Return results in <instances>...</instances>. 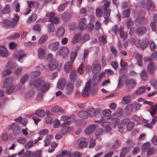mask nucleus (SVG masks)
Returning <instances> with one entry per match:
<instances>
[{"label":"nucleus","mask_w":157,"mask_h":157,"mask_svg":"<svg viewBox=\"0 0 157 157\" xmlns=\"http://www.w3.org/2000/svg\"><path fill=\"white\" fill-rule=\"evenodd\" d=\"M19 18V16L15 14L11 21L8 19L4 20L3 21V24L9 27L14 28L16 26Z\"/></svg>","instance_id":"f257e3e1"},{"label":"nucleus","mask_w":157,"mask_h":157,"mask_svg":"<svg viewBox=\"0 0 157 157\" xmlns=\"http://www.w3.org/2000/svg\"><path fill=\"white\" fill-rule=\"evenodd\" d=\"M54 13L48 12L46 14V16L49 17V21L55 24H57L59 22V19L57 17L55 16Z\"/></svg>","instance_id":"f03ea898"},{"label":"nucleus","mask_w":157,"mask_h":157,"mask_svg":"<svg viewBox=\"0 0 157 157\" xmlns=\"http://www.w3.org/2000/svg\"><path fill=\"white\" fill-rule=\"evenodd\" d=\"M109 5V2H106L104 5V10L105 12L104 14V17L105 19V20L108 22L110 19L108 17L109 16L111 10L110 9H108Z\"/></svg>","instance_id":"7ed1b4c3"},{"label":"nucleus","mask_w":157,"mask_h":157,"mask_svg":"<svg viewBox=\"0 0 157 157\" xmlns=\"http://www.w3.org/2000/svg\"><path fill=\"white\" fill-rule=\"evenodd\" d=\"M69 49L67 47H64L61 48L57 51V54L63 58L67 56L69 53Z\"/></svg>","instance_id":"20e7f679"},{"label":"nucleus","mask_w":157,"mask_h":157,"mask_svg":"<svg viewBox=\"0 0 157 157\" xmlns=\"http://www.w3.org/2000/svg\"><path fill=\"white\" fill-rule=\"evenodd\" d=\"M43 81L41 78H37L34 81L31 80L30 82V85L31 86L33 85L38 89L40 86L43 84Z\"/></svg>","instance_id":"39448f33"},{"label":"nucleus","mask_w":157,"mask_h":157,"mask_svg":"<svg viewBox=\"0 0 157 157\" xmlns=\"http://www.w3.org/2000/svg\"><path fill=\"white\" fill-rule=\"evenodd\" d=\"M91 82L88 81L86 83L85 86L82 92V95L84 97L88 96L90 93V87Z\"/></svg>","instance_id":"423d86ee"},{"label":"nucleus","mask_w":157,"mask_h":157,"mask_svg":"<svg viewBox=\"0 0 157 157\" xmlns=\"http://www.w3.org/2000/svg\"><path fill=\"white\" fill-rule=\"evenodd\" d=\"M9 55L8 49L3 46H0V56L2 57H7Z\"/></svg>","instance_id":"0eeeda50"},{"label":"nucleus","mask_w":157,"mask_h":157,"mask_svg":"<svg viewBox=\"0 0 157 157\" xmlns=\"http://www.w3.org/2000/svg\"><path fill=\"white\" fill-rule=\"evenodd\" d=\"M13 128V133L14 135H17L19 134L20 132V127L16 123L12 124L10 126V128Z\"/></svg>","instance_id":"6e6552de"},{"label":"nucleus","mask_w":157,"mask_h":157,"mask_svg":"<svg viewBox=\"0 0 157 157\" xmlns=\"http://www.w3.org/2000/svg\"><path fill=\"white\" fill-rule=\"evenodd\" d=\"M59 43L58 41H55L49 44L48 45V48L52 51H55L59 48Z\"/></svg>","instance_id":"1a4fd4ad"},{"label":"nucleus","mask_w":157,"mask_h":157,"mask_svg":"<svg viewBox=\"0 0 157 157\" xmlns=\"http://www.w3.org/2000/svg\"><path fill=\"white\" fill-rule=\"evenodd\" d=\"M74 86L73 83L71 82L68 83L65 87L66 94H71L73 92Z\"/></svg>","instance_id":"9d476101"},{"label":"nucleus","mask_w":157,"mask_h":157,"mask_svg":"<svg viewBox=\"0 0 157 157\" xmlns=\"http://www.w3.org/2000/svg\"><path fill=\"white\" fill-rule=\"evenodd\" d=\"M101 67L98 60H95L93 63L91 67V69L94 72L99 71L101 69Z\"/></svg>","instance_id":"9b49d317"},{"label":"nucleus","mask_w":157,"mask_h":157,"mask_svg":"<svg viewBox=\"0 0 157 157\" xmlns=\"http://www.w3.org/2000/svg\"><path fill=\"white\" fill-rule=\"evenodd\" d=\"M13 78L10 77L7 78L5 79L3 82L4 86L5 88L9 87L13 84Z\"/></svg>","instance_id":"f8f14e48"},{"label":"nucleus","mask_w":157,"mask_h":157,"mask_svg":"<svg viewBox=\"0 0 157 157\" xmlns=\"http://www.w3.org/2000/svg\"><path fill=\"white\" fill-rule=\"evenodd\" d=\"M151 115L153 118L151 121V123H148L145 124L144 125L145 127L150 129L152 128V125L155 124L157 120V116L154 115Z\"/></svg>","instance_id":"ddd939ff"},{"label":"nucleus","mask_w":157,"mask_h":157,"mask_svg":"<svg viewBox=\"0 0 157 157\" xmlns=\"http://www.w3.org/2000/svg\"><path fill=\"white\" fill-rule=\"evenodd\" d=\"M66 80L64 78H60L57 84V88L60 90H62L66 84Z\"/></svg>","instance_id":"4468645a"},{"label":"nucleus","mask_w":157,"mask_h":157,"mask_svg":"<svg viewBox=\"0 0 157 157\" xmlns=\"http://www.w3.org/2000/svg\"><path fill=\"white\" fill-rule=\"evenodd\" d=\"M147 9L151 11H153L155 9V6L153 2L151 0L147 1L146 3Z\"/></svg>","instance_id":"2eb2a0df"},{"label":"nucleus","mask_w":157,"mask_h":157,"mask_svg":"<svg viewBox=\"0 0 157 157\" xmlns=\"http://www.w3.org/2000/svg\"><path fill=\"white\" fill-rule=\"evenodd\" d=\"M147 69L150 74H153L155 70V66L152 62H151L148 64Z\"/></svg>","instance_id":"dca6fc26"},{"label":"nucleus","mask_w":157,"mask_h":157,"mask_svg":"<svg viewBox=\"0 0 157 157\" xmlns=\"http://www.w3.org/2000/svg\"><path fill=\"white\" fill-rule=\"evenodd\" d=\"M58 62L56 59H53L49 63L48 67L51 70L56 69L58 65Z\"/></svg>","instance_id":"f3484780"},{"label":"nucleus","mask_w":157,"mask_h":157,"mask_svg":"<svg viewBox=\"0 0 157 157\" xmlns=\"http://www.w3.org/2000/svg\"><path fill=\"white\" fill-rule=\"evenodd\" d=\"M49 87L50 85L48 83H45L44 81H43V84L40 86L38 90L43 92L48 90Z\"/></svg>","instance_id":"a211bd4d"},{"label":"nucleus","mask_w":157,"mask_h":157,"mask_svg":"<svg viewBox=\"0 0 157 157\" xmlns=\"http://www.w3.org/2000/svg\"><path fill=\"white\" fill-rule=\"evenodd\" d=\"M38 56L41 59L44 58L46 56L45 51L42 48H39L38 50Z\"/></svg>","instance_id":"6ab92c4d"},{"label":"nucleus","mask_w":157,"mask_h":157,"mask_svg":"<svg viewBox=\"0 0 157 157\" xmlns=\"http://www.w3.org/2000/svg\"><path fill=\"white\" fill-rule=\"evenodd\" d=\"M79 146L81 148H83L86 147L88 143L86 141L85 138L80 139L77 141Z\"/></svg>","instance_id":"aec40b11"},{"label":"nucleus","mask_w":157,"mask_h":157,"mask_svg":"<svg viewBox=\"0 0 157 157\" xmlns=\"http://www.w3.org/2000/svg\"><path fill=\"white\" fill-rule=\"evenodd\" d=\"M65 33V29L63 27H60L56 31V35L58 37H62Z\"/></svg>","instance_id":"412c9836"},{"label":"nucleus","mask_w":157,"mask_h":157,"mask_svg":"<svg viewBox=\"0 0 157 157\" xmlns=\"http://www.w3.org/2000/svg\"><path fill=\"white\" fill-rule=\"evenodd\" d=\"M17 66V65L16 63L13 61H10L7 63L6 67L8 69H14Z\"/></svg>","instance_id":"4be33fe9"},{"label":"nucleus","mask_w":157,"mask_h":157,"mask_svg":"<svg viewBox=\"0 0 157 157\" xmlns=\"http://www.w3.org/2000/svg\"><path fill=\"white\" fill-rule=\"evenodd\" d=\"M131 100V95H127L124 96L123 97L121 102L123 105H125L130 103Z\"/></svg>","instance_id":"5701e85b"},{"label":"nucleus","mask_w":157,"mask_h":157,"mask_svg":"<svg viewBox=\"0 0 157 157\" xmlns=\"http://www.w3.org/2000/svg\"><path fill=\"white\" fill-rule=\"evenodd\" d=\"M87 113L88 117H92L95 114V110L93 107L90 106L88 108Z\"/></svg>","instance_id":"b1692460"},{"label":"nucleus","mask_w":157,"mask_h":157,"mask_svg":"<svg viewBox=\"0 0 157 157\" xmlns=\"http://www.w3.org/2000/svg\"><path fill=\"white\" fill-rule=\"evenodd\" d=\"M105 75V73L104 72L101 73L98 76L97 73H95L93 76V79L94 80H96L98 82V81L101 79Z\"/></svg>","instance_id":"393cba45"},{"label":"nucleus","mask_w":157,"mask_h":157,"mask_svg":"<svg viewBox=\"0 0 157 157\" xmlns=\"http://www.w3.org/2000/svg\"><path fill=\"white\" fill-rule=\"evenodd\" d=\"M71 18V15L70 14L67 12L63 13L62 17V20L64 21H68Z\"/></svg>","instance_id":"a878e982"},{"label":"nucleus","mask_w":157,"mask_h":157,"mask_svg":"<svg viewBox=\"0 0 157 157\" xmlns=\"http://www.w3.org/2000/svg\"><path fill=\"white\" fill-rule=\"evenodd\" d=\"M69 77L71 80L72 82L75 81L78 78L75 72L74 71H72L70 73L69 75Z\"/></svg>","instance_id":"bb28decb"},{"label":"nucleus","mask_w":157,"mask_h":157,"mask_svg":"<svg viewBox=\"0 0 157 157\" xmlns=\"http://www.w3.org/2000/svg\"><path fill=\"white\" fill-rule=\"evenodd\" d=\"M148 40L147 38H144L141 40V48L144 49L148 45Z\"/></svg>","instance_id":"cd10ccee"},{"label":"nucleus","mask_w":157,"mask_h":157,"mask_svg":"<svg viewBox=\"0 0 157 157\" xmlns=\"http://www.w3.org/2000/svg\"><path fill=\"white\" fill-rule=\"evenodd\" d=\"M146 32V28L144 27H141L137 29L136 33L139 35H142L145 34Z\"/></svg>","instance_id":"c85d7f7f"},{"label":"nucleus","mask_w":157,"mask_h":157,"mask_svg":"<svg viewBox=\"0 0 157 157\" xmlns=\"http://www.w3.org/2000/svg\"><path fill=\"white\" fill-rule=\"evenodd\" d=\"M85 20L83 19L82 21H80L78 25V28L79 29L83 30L85 29L87 27V25L85 23Z\"/></svg>","instance_id":"c756f323"},{"label":"nucleus","mask_w":157,"mask_h":157,"mask_svg":"<svg viewBox=\"0 0 157 157\" xmlns=\"http://www.w3.org/2000/svg\"><path fill=\"white\" fill-rule=\"evenodd\" d=\"M95 128L96 127L94 125H91L86 129L85 130V133L87 134H91L94 132Z\"/></svg>","instance_id":"7c9ffc66"},{"label":"nucleus","mask_w":157,"mask_h":157,"mask_svg":"<svg viewBox=\"0 0 157 157\" xmlns=\"http://www.w3.org/2000/svg\"><path fill=\"white\" fill-rule=\"evenodd\" d=\"M72 63L71 62H67L64 65V68L67 73H69L71 68Z\"/></svg>","instance_id":"2f4dec72"},{"label":"nucleus","mask_w":157,"mask_h":157,"mask_svg":"<svg viewBox=\"0 0 157 157\" xmlns=\"http://www.w3.org/2000/svg\"><path fill=\"white\" fill-rule=\"evenodd\" d=\"M103 127L105 128V130L107 132H109L111 130V128L109 126L110 123L109 121H105L102 124Z\"/></svg>","instance_id":"473e14b6"},{"label":"nucleus","mask_w":157,"mask_h":157,"mask_svg":"<svg viewBox=\"0 0 157 157\" xmlns=\"http://www.w3.org/2000/svg\"><path fill=\"white\" fill-rule=\"evenodd\" d=\"M48 36L47 35L44 34L41 36L39 39L38 43L39 44H41L44 43L48 39Z\"/></svg>","instance_id":"72a5a7b5"},{"label":"nucleus","mask_w":157,"mask_h":157,"mask_svg":"<svg viewBox=\"0 0 157 157\" xmlns=\"http://www.w3.org/2000/svg\"><path fill=\"white\" fill-rule=\"evenodd\" d=\"M146 87L144 86H142L139 87L135 92V93L137 95H140L144 93L145 91Z\"/></svg>","instance_id":"f704fd0d"},{"label":"nucleus","mask_w":157,"mask_h":157,"mask_svg":"<svg viewBox=\"0 0 157 157\" xmlns=\"http://www.w3.org/2000/svg\"><path fill=\"white\" fill-rule=\"evenodd\" d=\"M124 27L122 26L121 27L120 29V36L122 38L124 39L127 37V34L126 33H124Z\"/></svg>","instance_id":"c9c22d12"},{"label":"nucleus","mask_w":157,"mask_h":157,"mask_svg":"<svg viewBox=\"0 0 157 157\" xmlns=\"http://www.w3.org/2000/svg\"><path fill=\"white\" fill-rule=\"evenodd\" d=\"M27 3L29 8H30L31 9L33 6H35V5H36L37 6L39 5L38 2L33 1H27Z\"/></svg>","instance_id":"e433bc0d"},{"label":"nucleus","mask_w":157,"mask_h":157,"mask_svg":"<svg viewBox=\"0 0 157 157\" xmlns=\"http://www.w3.org/2000/svg\"><path fill=\"white\" fill-rule=\"evenodd\" d=\"M78 115L82 119L86 118L88 116L87 112L86 111H81L79 112L78 113Z\"/></svg>","instance_id":"4c0bfd02"},{"label":"nucleus","mask_w":157,"mask_h":157,"mask_svg":"<svg viewBox=\"0 0 157 157\" xmlns=\"http://www.w3.org/2000/svg\"><path fill=\"white\" fill-rule=\"evenodd\" d=\"M20 36V34L18 33H15L11 35L10 36L8 37L9 40H15L19 38Z\"/></svg>","instance_id":"58836bf2"},{"label":"nucleus","mask_w":157,"mask_h":157,"mask_svg":"<svg viewBox=\"0 0 157 157\" xmlns=\"http://www.w3.org/2000/svg\"><path fill=\"white\" fill-rule=\"evenodd\" d=\"M125 111L128 113H130L133 110V105L132 104L127 105L125 109Z\"/></svg>","instance_id":"ea45409f"},{"label":"nucleus","mask_w":157,"mask_h":157,"mask_svg":"<svg viewBox=\"0 0 157 157\" xmlns=\"http://www.w3.org/2000/svg\"><path fill=\"white\" fill-rule=\"evenodd\" d=\"M140 76L143 80H146L147 79V75L146 71L144 70L142 71Z\"/></svg>","instance_id":"a19ab883"},{"label":"nucleus","mask_w":157,"mask_h":157,"mask_svg":"<svg viewBox=\"0 0 157 157\" xmlns=\"http://www.w3.org/2000/svg\"><path fill=\"white\" fill-rule=\"evenodd\" d=\"M48 32L49 33H53L55 31V27L53 23H51L48 25Z\"/></svg>","instance_id":"79ce46f5"},{"label":"nucleus","mask_w":157,"mask_h":157,"mask_svg":"<svg viewBox=\"0 0 157 157\" xmlns=\"http://www.w3.org/2000/svg\"><path fill=\"white\" fill-rule=\"evenodd\" d=\"M149 111L151 115H154L157 112V104L151 107V109Z\"/></svg>","instance_id":"37998d69"},{"label":"nucleus","mask_w":157,"mask_h":157,"mask_svg":"<svg viewBox=\"0 0 157 157\" xmlns=\"http://www.w3.org/2000/svg\"><path fill=\"white\" fill-rule=\"evenodd\" d=\"M80 34H77L75 35L73 38L72 43L74 44L77 43L80 40Z\"/></svg>","instance_id":"c03bdc74"},{"label":"nucleus","mask_w":157,"mask_h":157,"mask_svg":"<svg viewBox=\"0 0 157 157\" xmlns=\"http://www.w3.org/2000/svg\"><path fill=\"white\" fill-rule=\"evenodd\" d=\"M77 56V53L76 52H72L70 54V60L71 62L72 63L75 61L76 57Z\"/></svg>","instance_id":"a18cd8bd"},{"label":"nucleus","mask_w":157,"mask_h":157,"mask_svg":"<svg viewBox=\"0 0 157 157\" xmlns=\"http://www.w3.org/2000/svg\"><path fill=\"white\" fill-rule=\"evenodd\" d=\"M29 78V75L28 74H25L21 77L20 82L21 83L23 84L28 80Z\"/></svg>","instance_id":"49530a36"},{"label":"nucleus","mask_w":157,"mask_h":157,"mask_svg":"<svg viewBox=\"0 0 157 157\" xmlns=\"http://www.w3.org/2000/svg\"><path fill=\"white\" fill-rule=\"evenodd\" d=\"M150 147V144L148 142L144 144L142 146L141 149L143 151H145L148 149Z\"/></svg>","instance_id":"de8ad7c7"},{"label":"nucleus","mask_w":157,"mask_h":157,"mask_svg":"<svg viewBox=\"0 0 157 157\" xmlns=\"http://www.w3.org/2000/svg\"><path fill=\"white\" fill-rule=\"evenodd\" d=\"M10 10V6L9 5H6L3 8L2 11L3 14H6L9 13Z\"/></svg>","instance_id":"09e8293b"},{"label":"nucleus","mask_w":157,"mask_h":157,"mask_svg":"<svg viewBox=\"0 0 157 157\" xmlns=\"http://www.w3.org/2000/svg\"><path fill=\"white\" fill-rule=\"evenodd\" d=\"M134 123L132 122H129L126 125L127 129L128 131H130L133 128Z\"/></svg>","instance_id":"8fccbe9b"},{"label":"nucleus","mask_w":157,"mask_h":157,"mask_svg":"<svg viewBox=\"0 0 157 157\" xmlns=\"http://www.w3.org/2000/svg\"><path fill=\"white\" fill-rule=\"evenodd\" d=\"M35 113L38 116L42 117L44 115L45 112L42 110H37Z\"/></svg>","instance_id":"3c124183"},{"label":"nucleus","mask_w":157,"mask_h":157,"mask_svg":"<svg viewBox=\"0 0 157 157\" xmlns=\"http://www.w3.org/2000/svg\"><path fill=\"white\" fill-rule=\"evenodd\" d=\"M12 71L9 69H6L4 70L2 73V75L3 76L9 75L12 73Z\"/></svg>","instance_id":"603ef678"},{"label":"nucleus","mask_w":157,"mask_h":157,"mask_svg":"<svg viewBox=\"0 0 157 157\" xmlns=\"http://www.w3.org/2000/svg\"><path fill=\"white\" fill-rule=\"evenodd\" d=\"M41 150L35 152H33L32 157H41Z\"/></svg>","instance_id":"864d4df0"},{"label":"nucleus","mask_w":157,"mask_h":157,"mask_svg":"<svg viewBox=\"0 0 157 157\" xmlns=\"http://www.w3.org/2000/svg\"><path fill=\"white\" fill-rule=\"evenodd\" d=\"M126 24L127 28L129 29H131L134 25L133 21L130 19L127 20Z\"/></svg>","instance_id":"5fc2aeb1"},{"label":"nucleus","mask_w":157,"mask_h":157,"mask_svg":"<svg viewBox=\"0 0 157 157\" xmlns=\"http://www.w3.org/2000/svg\"><path fill=\"white\" fill-rule=\"evenodd\" d=\"M33 145V141L32 140H29L27 142L25 145V148L28 149L31 147Z\"/></svg>","instance_id":"6e6d98bb"},{"label":"nucleus","mask_w":157,"mask_h":157,"mask_svg":"<svg viewBox=\"0 0 157 157\" xmlns=\"http://www.w3.org/2000/svg\"><path fill=\"white\" fill-rule=\"evenodd\" d=\"M120 121V120L118 118H114L112 120V124L114 127H116Z\"/></svg>","instance_id":"4d7b16f0"},{"label":"nucleus","mask_w":157,"mask_h":157,"mask_svg":"<svg viewBox=\"0 0 157 157\" xmlns=\"http://www.w3.org/2000/svg\"><path fill=\"white\" fill-rule=\"evenodd\" d=\"M53 112H55L56 111H59L61 113L64 112V110L63 109L60 107H55L54 108L52 109V111Z\"/></svg>","instance_id":"13d9d810"},{"label":"nucleus","mask_w":157,"mask_h":157,"mask_svg":"<svg viewBox=\"0 0 157 157\" xmlns=\"http://www.w3.org/2000/svg\"><path fill=\"white\" fill-rule=\"evenodd\" d=\"M45 68V66L43 63L39 64L36 67V69L37 71H40L44 69Z\"/></svg>","instance_id":"bf43d9fd"},{"label":"nucleus","mask_w":157,"mask_h":157,"mask_svg":"<svg viewBox=\"0 0 157 157\" xmlns=\"http://www.w3.org/2000/svg\"><path fill=\"white\" fill-rule=\"evenodd\" d=\"M127 84L129 87H132L134 86L136 84V82L133 80L131 79L127 82Z\"/></svg>","instance_id":"052dcab7"},{"label":"nucleus","mask_w":157,"mask_h":157,"mask_svg":"<svg viewBox=\"0 0 157 157\" xmlns=\"http://www.w3.org/2000/svg\"><path fill=\"white\" fill-rule=\"evenodd\" d=\"M40 71H33L31 73L30 75L32 78H35L36 76L40 75Z\"/></svg>","instance_id":"680f3d73"},{"label":"nucleus","mask_w":157,"mask_h":157,"mask_svg":"<svg viewBox=\"0 0 157 157\" xmlns=\"http://www.w3.org/2000/svg\"><path fill=\"white\" fill-rule=\"evenodd\" d=\"M144 21L145 18L143 17H138L136 20V22L140 24L144 23Z\"/></svg>","instance_id":"e2e57ef3"},{"label":"nucleus","mask_w":157,"mask_h":157,"mask_svg":"<svg viewBox=\"0 0 157 157\" xmlns=\"http://www.w3.org/2000/svg\"><path fill=\"white\" fill-rule=\"evenodd\" d=\"M103 114L105 117H109L111 114V112L110 110L105 109L102 112Z\"/></svg>","instance_id":"0e129e2a"},{"label":"nucleus","mask_w":157,"mask_h":157,"mask_svg":"<svg viewBox=\"0 0 157 157\" xmlns=\"http://www.w3.org/2000/svg\"><path fill=\"white\" fill-rule=\"evenodd\" d=\"M9 46L10 49H13L17 47V44L14 42H11L9 43Z\"/></svg>","instance_id":"69168bd1"},{"label":"nucleus","mask_w":157,"mask_h":157,"mask_svg":"<svg viewBox=\"0 0 157 157\" xmlns=\"http://www.w3.org/2000/svg\"><path fill=\"white\" fill-rule=\"evenodd\" d=\"M154 150L152 147H150L148 149L147 151V156L149 157L151 154L153 153Z\"/></svg>","instance_id":"338daca9"},{"label":"nucleus","mask_w":157,"mask_h":157,"mask_svg":"<svg viewBox=\"0 0 157 157\" xmlns=\"http://www.w3.org/2000/svg\"><path fill=\"white\" fill-rule=\"evenodd\" d=\"M151 57L152 60H157V52L153 51L151 54Z\"/></svg>","instance_id":"774afa93"}]
</instances>
